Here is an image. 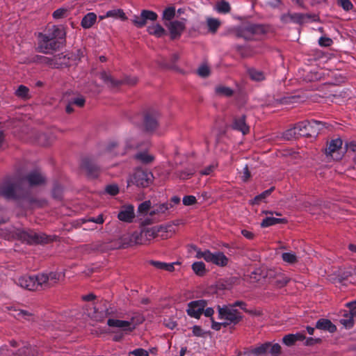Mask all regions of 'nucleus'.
I'll return each mask as SVG.
<instances>
[{"label": "nucleus", "mask_w": 356, "mask_h": 356, "mask_svg": "<svg viewBox=\"0 0 356 356\" xmlns=\"http://www.w3.org/2000/svg\"><path fill=\"white\" fill-rule=\"evenodd\" d=\"M168 209V206L165 204L159 205L157 208H154L150 211V215H154L158 213H165Z\"/></svg>", "instance_id": "nucleus-57"}, {"label": "nucleus", "mask_w": 356, "mask_h": 356, "mask_svg": "<svg viewBox=\"0 0 356 356\" xmlns=\"http://www.w3.org/2000/svg\"><path fill=\"white\" fill-rule=\"evenodd\" d=\"M205 258L206 261L211 262L221 267H224L228 264V258L222 252H207L205 254Z\"/></svg>", "instance_id": "nucleus-17"}, {"label": "nucleus", "mask_w": 356, "mask_h": 356, "mask_svg": "<svg viewBox=\"0 0 356 356\" xmlns=\"http://www.w3.org/2000/svg\"><path fill=\"white\" fill-rule=\"evenodd\" d=\"M216 168V165H209V166L205 167L200 171V174L202 175H211Z\"/></svg>", "instance_id": "nucleus-59"}, {"label": "nucleus", "mask_w": 356, "mask_h": 356, "mask_svg": "<svg viewBox=\"0 0 356 356\" xmlns=\"http://www.w3.org/2000/svg\"><path fill=\"white\" fill-rule=\"evenodd\" d=\"M196 198L193 195H186L183 198V204L186 206L193 205L196 203Z\"/></svg>", "instance_id": "nucleus-54"}, {"label": "nucleus", "mask_w": 356, "mask_h": 356, "mask_svg": "<svg viewBox=\"0 0 356 356\" xmlns=\"http://www.w3.org/2000/svg\"><path fill=\"white\" fill-rule=\"evenodd\" d=\"M22 179V181L26 180L31 186L41 185L45 182L44 175L38 170L30 172Z\"/></svg>", "instance_id": "nucleus-18"}, {"label": "nucleus", "mask_w": 356, "mask_h": 356, "mask_svg": "<svg viewBox=\"0 0 356 356\" xmlns=\"http://www.w3.org/2000/svg\"><path fill=\"white\" fill-rule=\"evenodd\" d=\"M100 79L110 88H117L120 85L125 84L128 86L135 85L138 79L135 76H125L121 80L114 79L110 74L105 71L100 73Z\"/></svg>", "instance_id": "nucleus-9"}, {"label": "nucleus", "mask_w": 356, "mask_h": 356, "mask_svg": "<svg viewBox=\"0 0 356 356\" xmlns=\"http://www.w3.org/2000/svg\"><path fill=\"white\" fill-rule=\"evenodd\" d=\"M135 159L143 164H149L154 160V156L146 152H140L135 155Z\"/></svg>", "instance_id": "nucleus-31"}, {"label": "nucleus", "mask_w": 356, "mask_h": 356, "mask_svg": "<svg viewBox=\"0 0 356 356\" xmlns=\"http://www.w3.org/2000/svg\"><path fill=\"white\" fill-rule=\"evenodd\" d=\"M107 325L109 327L122 328L124 331L131 332L134 330V326H131V323L128 321L109 318L107 321Z\"/></svg>", "instance_id": "nucleus-23"}, {"label": "nucleus", "mask_w": 356, "mask_h": 356, "mask_svg": "<svg viewBox=\"0 0 356 356\" xmlns=\"http://www.w3.org/2000/svg\"><path fill=\"white\" fill-rule=\"evenodd\" d=\"M0 196L6 200H26L30 205L42 206V201L33 197L28 189L22 188V179L6 176L0 183Z\"/></svg>", "instance_id": "nucleus-1"}, {"label": "nucleus", "mask_w": 356, "mask_h": 356, "mask_svg": "<svg viewBox=\"0 0 356 356\" xmlns=\"http://www.w3.org/2000/svg\"><path fill=\"white\" fill-rule=\"evenodd\" d=\"M147 31L149 34L154 35L158 38L167 35V31L160 25V24H152L147 27Z\"/></svg>", "instance_id": "nucleus-26"}, {"label": "nucleus", "mask_w": 356, "mask_h": 356, "mask_svg": "<svg viewBox=\"0 0 356 356\" xmlns=\"http://www.w3.org/2000/svg\"><path fill=\"white\" fill-rule=\"evenodd\" d=\"M69 10L65 8H60L53 13V17L56 20L63 19L67 17Z\"/></svg>", "instance_id": "nucleus-38"}, {"label": "nucleus", "mask_w": 356, "mask_h": 356, "mask_svg": "<svg viewBox=\"0 0 356 356\" xmlns=\"http://www.w3.org/2000/svg\"><path fill=\"white\" fill-rule=\"evenodd\" d=\"M346 306L349 308V313L354 317L356 316V300L355 301L347 302Z\"/></svg>", "instance_id": "nucleus-60"}, {"label": "nucleus", "mask_w": 356, "mask_h": 356, "mask_svg": "<svg viewBox=\"0 0 356 356\" xmlns=\"http://www.w3.org/2000/svg\"><path fill=\"white\" fill-rule=\"evenodd\" d=\"M60 276L61 274L57 272L24 275L18 279L17 284L29 291L47 289L54 286L59 281Z\"/></svg>", "instance_id": "nucleus-3"}, {"label": "nucleus", "mask_w": 356, "mask_h": 356, "mask_svg": "<svg viewBox=\"0 0 356 356\" xmlns=\"http://www.w3.org/2000/svg\"><path fill=\"white\" fill-rule=\"evenodd\" d=\"M166 228L162 225L152 227H143L140 232H134L131 235L122 238V247L127 248L133 245H143L159 236L161 232H166Z\"/></svg>", "instance_id": "nucleus-4"}, {"label": "nucleus", "mask_w": 356, "mask_h": 356, "mask_svg": "<svg viewBox=\"0 0 356 356\" xmlns=\"http://www.w3.org/2000/svg\"><path fill=\"white\" fill-rule=\"evenodd\" d=\"M289 280L290 279L284 275L277 276L275 281L276 285L280 288L284 287L289 283Z\"/></svg>", "instance_id": "nucleus-44"}, {"label": "nucleus", "mask_w": 356, "mask_h": 356, "mask_svg": "<svg viewBox=\"0 0 356 356\" xmlns=\"http://www.w3.org/2000/svg\"><path fill=\"white\" fill-rule=\"evenodd\" d=\"M210 71L208 67L201 66L198 69V74L202 77H207L209 75Z\"/></svg>", "instance_id": "nucleus-63"}, {"label": "nucleus", "mask_w": 356, "mask_h": 356, "mask_svg": "<svg viewBox=\"0 0 356 356\" xmlns=\"http://www.w3.org/2000/svg\"><path fill=\"white\" fill-rule=\"evenodd\" d=\"M192 269L199 276L204 275L206 272L205 264L202 261L194 262L192 265Z\"/></svg>", "instance_id": "nucleus-36"}, {"label": "nucleus", "mask_w": 356, "mask_h": 356, "mask_svg": "<svg viewBox=\"0 0 356 356\" xmlns=\"http://www.w3.org/2000/svg\"><path fill=\"white\" fill-rule=\"evenodd\" d=\"M106 18H110L113 21H126L129 19L124 11L121 9H113L108 10L105 15H101L99 16V20H103Z\"/></svg>", "instance_id": "nucleus-21"}, {"label": "nucleus", "mask_w": 356, "mask_h": 356, "mask_svg": "<svg viewBox=\"0 0 356 356\" xmlns=\"http://www.w3.org/2000/svg\"><path fill=\"white\" fill-rule=\"evenodd\" d=\"M191 10L186 7L176 9L173 5L166 6L162 11L161 19L164 22H184L188 19Z\"/></svg>", "instance_id": "nucleus-5"}, {"label": "nucleus", "mask_w": 356, "mask_h": 356, "mask_svg": "<svg viewBox=\"0 0 356 356\" xmlns=\"http://www.w3.org/2000/svg\"><path fill=\"white\" fill-rule=\"evenodd\" d=\"M86 222H92L97 224H103L104 222V218L102 214L99 215L97 218H89L86 220Z\"/></svg>", "instance_id": "nucleus-64"}, {"label": "nucleus", "mask_w": 356, "mask_h": 356, "mask_svg": "<svg viewBox=\"0 0 356 356\" xmlns=\"http://www.w3.org/2000/svg\"><path fill=\"white\" fill-rule=\"evenodd\" d=\"M65 35L62 24H52L47 33L38 34V51L49 54L58 49L65 40Z\"/></svg>", "instance_id": "nucleus-2"}, {"label": "nucleus", "mask_w": 356, "mask_h": 356, "mask_svg": "<svg viewBox=\"0 0 356 356\" xmlns=\"http://www.w3.org/2000/svg\"><path fill=\"white\" fill-rule=\"evenodd\" d=\"M179 56L178 54H173L170 57V62L168 63V61L164 60L163 63V65L164 67H171L179 60Z\"/></svg>", "instance_id": "nucleus-56"}, {"label": "nucleus", "mask_w": 356, "mask_h": 356, "mask_svg": "<svg viewBox=\"0 0 356 356\" xmlns=\"http://www.w3.org/2000/svg\"><path fill=\"white\" fill-rule=\"evenodd\" d=\"M154 175L152 172L141 168L137 169L133 175L132 182L138 187L146 188L152 184Z\"/></svg>", "instance_id": "nucleus-12"}, {"label": "nucleus", "mask_w": 356, "mask_h": 356, "mask_svg": "<svg viewBox=\"0 0 356 356\" xmlns=\"http://www.w3.org/2000/svg\"><path fill=\"white\" fill-rule=\"evenodd\" d=\"M10 310H13L15 312L13 314V316L17 318H23L25 320H30L31 317L33 316V313L28 310L17 309L15 307H12Z\"/></svg>", "instance_id": "nucleus-30"}, {"label": "nucleus", "mask_w": 356, "mask_h": 356, "mask_svg": "<svg viewBox=\"0 0 356 356\" xmlns=\"http://www.w3.org/2000/svg\"><path fill=\"white\" fill-rule=\"evenodd\" d=\"M15 95L22 99H29L30 97L29 89L24 85H20L15 91Z\"/></svg>", "instance_id": "nucleus-37"}, {"label": "nucleus", "mask_w": 356, "mask_h": 356, "mask_svg": "<svg viewBox=\"0 0 356 356\" xmlns=\"http://www.w3.org/2000/svg\"><path fill=\"white\" fill-rule=\"evenodd\" d=\"M248 74L251 80L254 81H262L266 79V74L261 70L252 67L248 70Z\"/></svg>", "instance_id": "nucleus-27"}, {"label": "nucleus", "mask_w": 356, "mask_h": 356, "mask_svg": "<svg viewBox=\"0 0 356 356\" xmlns=\"http://www.w3.org/2000/svg\"><path fill=\"white\" fill-rule=\"evenodd\" d=\"M52 195L55 199L61 200L63 195V188L60 185H54L52 190Z\"/></svg>", "instance_id": "nucleus-48"}, {"label": "nucleus", "mask_w": 356, "mask_h": 356, "mask_svg": "<svg viewBox=\"0 0 356 356\" xmlns=\"http://www.w3.org/2000/svg\"><path fill=\"white\" fill-rule=\"evenodd\" d=\"M282 258L284 261L291 264L297 261L296 255L292 252H284L282 254Z\"/></svg>", "instance_id": "nucleus-41"}, {"label": "nucleus", "mask_w": 356, "mask_h": 356, "mask_svg": "<svg viewBox=\"0 0 356 356\" xmlns=\"http://www.w3.org/2000/svg\"><path fill=\"white\" fill-rule=\"evenodd\" d=\"M215 92L218 95L225 97H231L234 94V90L232 88L224 86H216Z\"/></svg>", "instance_id": "nucleus-33"}, {"label": "nucleus", "mask_w": 356, "mask_h": 356, "mask_svg": "<svg viewBox=\"0 0 356 356\" xmlns=\"http://www.w3.org/2000/svg\"><path fill=\"white\" fill-rule=\"evenodd\" d=\"M287 220L285 218H278L273 216H268L263 219L261 222V227H268L280 223H286Z\"/></svg>", "instance_id": "nucleus-28"}, {"label": "nucleus", "mask_w": 356, "mask_h": 356, "mask_svg": "<svg viewBox=\"0 0 356 356\" xmlns=\"http://www.w3.org/2000/svg\"><path fill=\"white\" fill-rule=\"evenodd\" d=\"M119 147V144L118 142L116 141H111L108 143V145H107L106 148V152L107 153H109L111 154H114V155H118V154H124V152H120L118 150H117V149Z\"/></svg>", "instance_id": "nucleus-39"}, {"label": "nucleus", "mask_w": 356, "mask_h": 356, "mask_svg": "<svg viewBox=\"0 0 356 356\" xmlns=\"http://www.w3.org/2000/svg\"><path fill=\"white\" fill-rule=\"evenodd\" d=\"M211 328L214 330L219 331L222 327H226L227 325L224 322H216L214 321L213 318H211Z\"/></svg>", "instance_id": "nucleus-55"}, {"label": "nucleus", "mask_w": 356, "mask_h": 356, "mask_svg": "<svg viewBox=\"0 0 356 356\" xmlns=\"http://www.w3.org/2000/svg\"><path fill=\"white\" fill-rule=\"evenodd\" d=\"M305 345L307 346H313L316 343H319L321 341V339L320 338H312V337H308L305 339Z\"/></svg>", "instance_id": "nucleus-62"}, {"label": "nucleus", "mask_w": 356, "mask_h": 356, "mask_svg": "<svg viewBox=\"0 0 356 356\" xmlns=\"http://www.w3.org/2000/svg\"><path fill=\"white\" fill-rule=\"evenodd\" d=\"M332 44V40L331 38H330L328 37L321 36L318 39V44L321 47H328L331 46Z\"/></svg>", "instance_id": "nucleus-51"}, {"label": "nucleus", "mask_w": 356, "mask_h": 356, "mask_svg": "<svg viewBox=\"0 0 356 356\" xmlns=\"http://www.w3.org/2000/svg\"><path fill=\"white\" fill-rule=\"evenodd\" d=\"M81 168L86 172L87 175L92 179L97 178L101 171L99 165L92 159L88 157L83 159Z\"/></svg>", "instance_id": "nucleus-14"}, {"label": "nucleus", "mask_w": 356, "mask_h": 356, "mask_svg": "<svg viewBox=\"0 0 356 356\" xmlns=\"http://www.w3.org/2000/svg\"><path fill=\"white\" fill-rule=\"evenodd\" d=\"M194 171L193 170L190 169H186L184 170H181L177 172V176L181 179H189L192 175H193Z\"/></svg>", "instance_id": "nucleus-45"}, {"label": "nucleus", "mask_w": 356, "mask_h": 356, "mask_svg": "<svg viewBox=\"0 0 356 356\" xmlns=\"http://www.w3.org/2000/svg\"><path fill=\"white\" fill-rule=\"evenodd\" d=\"M236 31V35L238 38H243L245 40H252L254 35L261 32L263 27L260 24H242Z\"/></svg>", "instance_id": "nucleus-11"}, {"label": "nucleus", "mask_w": 356, "mask_h": 356, "mask_svg": "<svg viewBox=\"0 0 356 356\" xmlns=\"http://www.w3.org/2000/svg\"><path fill=\"white\" fill-rule=\"evenodd\" d=\"M34 61L38 63L46 64L52 67V59L51 57H47L44 56H36L34 58Z\"/></svg>", "instance_id": "nucleus-43"}, {"label": "nucleus", "mask_w": 356, "mask_h": 356, "mask_svg": "<svg viewBox=\"0 0 356 356\" xmlns=\"http://www.w3.org/2000/svg\"><path fill=\"white\" fill-rule=\"evenodd\" d=\"M343 141L341 138L333 139L330 141L327 147L325 148V153L328 156H331L334 160H339L341 158L339 151L341 150Z\"/></svg>", "instance_id": "nucleus-15"}, {"label": "nucleus", "mask_w": 356, "mask_h": 356, "mask_svg": "<svg viewBox=\"0 0 356 356\" xmlns=\"http://www.w3.org/2000/svg\"><path fill=\"white\" fill-rule=\"evenodd\" d=\"M316 328L330 333H334L337 331V327L330 320L327 318H320L316 323Z\"/></svg>", "instance_id": "nucleus-24"}, {"label": "nucleus", "mask_w": 356, "mask_h": 356, "mask_svg": "<svg viewBox=\"0 0 356 356\" xmlns=\"http://www.w3.org/2000/svg\"><path fill=\"white\" fill-rule=\"evenodd\" d=\"M216 9L219 13H227L230 10V6L227 1H220L216 3Z\"/></svg>", "instance_id": "nucleus-40"}, {"label": "nucleus", "mask_w": 356, "mask_h": 356, "mask_svg": "<svg viewBox=\"0 0 356 356\" xmlns=\"http://www.w3.org/2000/svg\"><path fill=\"white\" fill-rule=\"evenodd\" d=\"M282 137L287 140L296 139L299 137H301L300 135H299V129H298L297 123L295 124L293 127L285 131L283 133Z\"/></svg>", "instance_id": "nucleus-29"}, {"label": "nucleus", "mask_w": 356, "mask_h": 356, "mask_svg": "<svg viewBox=\"0 0 356 356\" xmlns=\"http://www.w3.org/2000/svg\"><path fill=\"white\" fill-rule=\"evenodd\" d=\"M106 192L111 195H116L119 193L118 186L116 184H109L106 186Z\"/></svg>", "instance_id": "nucleus-50"}, {"label": "nucleus", "mask_w": 356, "mask_h": 356, "mask_svg": "<svg viewBox=\"0 0 356 356\" xmlns=\"http://www.w3.org/2000/svg\"><path fill=\"white\" fill-rule=\"evenodd\" d=\"M70 102L74 105L79 108L83 107L85 105L86 99L82 95H78L76 97L71 98Z\"/></svg>", "instance_id": "nucleus-42"}, {"label": "nucleus", "mask_w": 356, "mask_h": 356, "mask_svg": "<svg viewBox=\"0 0 356 356\" xmlns=\"http://www.w3.org/2000/svg\"><path fill=\"white\" fill-rule=\"evenodd\" d=\"M299 135L301 137H312L317 136L323 128H327V123L316 120H304L297 123Z\"/></svg>", "instance_id": "nucleus-6"}, {"label": "nucleus", "mask_w": 356, "mask_h": 356, "mask_svg": "<svg viewBox=\"0 0 356 356\" xmlns=\"http://www.w3.org/2000/svg\"><path fill=\"white\" fill-rule=\"evenodd\" d=\"M270 346L271 343L266 342L257 347L244 348L242 354L244 356H261L268 353Z\"/></svg>", "instance_id": "nucleus-16"}, {"label": "nucleus", "mask_w": 356, "mask_h": 356, "mask_svg": "<svg viewBox=\"0 0 356 356\" xmlns=\"http://www.w3.org/2000/svg\"><path fill=\"white\" fill-rule=\"evenodd\" d=\"M52 67L58 68L63 65H66V56L63 54H58L51 56Z\"/></svg>", "instance_id": "nucleus-32"}, {"label": "nucleus", "mask_w": 356, "mask_h": 356, "mask_svg": "<svg viewBox=\"0 0 356 356\" xmlns=\"http://www.w3.org/2000/svg\"><path fill=\"white\" fill-rule=\"evenodd\" d=\"M275 187H271L269 189L264 191L261 194L257 195L254 197V198L252 200V204H259L262 201H264L267 197H268L271 193L274 191Z\"/></svg>", "instance_id": "nucleus-34"}, {"label": "nucleus", "mask_w": 356, "mask_h": 356, "mask_svg": "<svg viewBox=\"0 0 356 356\" xmlns=\"http://www.w3.org/2000/svg\"><path fill=\"white\" fill-rule=\"evenodd\" d=\"M151 207L150 201H145L140 203L138 207V212L144 214L147 213Z\"/></svg>", "instance_id": "nucleus-47"}, {"label": "nucleus", "mask_w": 356, "mask_h": 356, "mask_svg": "<svg viewBox=\"0 0 356 356\" xmlns=\"http://www.w3.org/2000/svg\"><path fill=\"white\" fill-rule=\"evenodd\" d=\"M130 354L134 356H149V353L143 348H136L131 351Z\"/></svg>", "instance_id": "nucleus-61"}, {"label": "nucleus", "mask_w": 356, "mask_h": 356, "mask_svg": "<svg viewBox=\"0 0 356 356\" xmlns=\"http://www.w3.org/2000/svg\"><path fill=\"white\" fill-rule=\"evenodd\" d=\"M97 17L95 13H88L83 17L81 22H95Z\"/></svg>", "instance_id": "nucleus-53"}, {"label": "nucleus", "mask_w": 356, "mask_h": 356, "mask_svg": "<svg viewBox=\"0 0 356 356\" xmlns=\"http://www.w3.org/2000/svg\"><path fill=\"white\" fill-rule=\"evenodd\" d=\"M282 342L286 346H292L296 343L293 334H289L282 338Z\"/></svg>", "instance_id": "nucleus-49"}, {"label": "nucleus", "mask_w": 356, "mask_h": 356, "mask_svg": "<svg viewBox=\"0 0 356 356\" xmlns=\"http://www.w3.org/2000/svg\"><path fill=\"white\" fill-rule=\"evenodd\" d=\"M134 218V207L131 204L124 205L122 207L118 214V218L120 220L125 222H133Z\"/></svg>", "instance_id": "nucleus-20"}, {"label": "nucleus", "mask_w": 356, "mask_h": 356, "mask_svg": "<svg viewBox=\"0 0 356 356\" xmlns=\"http://www.w3.org/2000/svg\"><path fill=\"white\" fill-rule=\"evenodd\" d=\"M207 305L208 301L206 300L191 301L188 304L186 312L189 316L199 319Z\"/></svg>", "instance_id": "nucleus-13"}, {"label": "nucleus", "mask_w": 356, "mask_h": 356, "mask_svg": "<svg viewBox=\"0 0 356 356\" xmlns=\"http://www.w3.org/2000/svg\"><path fill=\"white\" fill-rule=\"evenodd\" d=\"M168 25L170 37L175 39L181 35V33L184 29V24H165Z\"/></svg>", "instance_id": "nucleus-25"}, {"label": "nucleus", "mask_w": 356, "mask_h": 356, "mask_svg": "<svg viewBox=\"0 0 356 356\" xmlns=\"http://www.w3.org/2000/svg\"><path fill=\"white\" fill-rule=\"evenodd\" d=\"M217 309L218 312V318L220 320H222L225 325H236L238 324L243 318V316L241 312L233 308L229 305H225L222 306L218 305Z\"/></svg>", "instance_id": "nucleus-7"}, {"label": "nucleus", "mask_w": 356, "mask_h": 356, "mask_svg": "<svg viewBox=\"0 0 356 356\" xmlns=\"http://www.w3.org/2000/svg\"><path fill=\"white\" fill-rule=\"evenodd\" d=\"M20 239L28 244H44L51 241V236L33 231H22L19 234Z\"/></svg>", "instance_id": "nucleus-8"}, {"label": "nucleus", "mask_w": 356, "mask_h": 356, "mask_svg": "<svg viewBox=\"0 0 356 356\" xmlns=\"http://www.w3.org/2000/svg\"><path fill=\"white\" fill-rule=\"evenodd\" d=\"M245 121V115L236 116L233 118V122L231 127L233 129L241 131L243 135H245L250 131V127L246 124Z\"/></svg>", "instance_id": "nucleus-19"}, {"label": "nucleus", "mask_w": 356, "mask_h": 356, "mask_svg": "<svg viewBox=\"0 0 356 356\" xmlns=\"http://www.w3.org/2000/svg\"><path fill=\"white\" fill-rule=\"evenodd\" d=\"M158 15L149 10H143L140 13V20L138 16L133 15V17L130 19L131 22H146L147 21L155 22L157 20Z\"/></svg>", "instance_id": "nucleus-22"}, {"label": "nucleus", "mask_w": 356, "mask_h": 356, "mask_svg": "<svg viewBox=\"0 0 356 356\" xmlns=\"http://www.w3.org/2000/svg\"><path fill=\"white\" fill-rule=\"evenodd\" d=\"M268 352L273 356H278L281 353V346L279 343L271 344Z\"/></svg>", "instance_id": "nucleus-52"}, {"label": "nucleus", "mask_w": 356, "mask_h": 356, "mask_svg": "<svg viewBox=\"0 0 356 356\" xmlns=\"http://www.w3.org/2000/svg\"><path fill=\"white\" fill-rule=\"evenodd\" d=\"M159 113L151 108L146 111L143 115V127L145 131L153 132L159 125Z\"/></svg>", "instance_id": "nucleus-10"}, {"label": "nucleus", "mask_w": 356, "mask_h": 356, "mask_svg": "<svg viewBox=\"0 0 356 356\" xmlns=\"http://www.w3.org/2000/svg\"><path fill=\"white\" fill-rule=\"evenodd\" d=\"M353 317L349 312H346L340 323L347 329L352 328L354 325Z\"/></svg>", "instance_id": "nucleus-35"}, {"label": "nucleus", "mask_w": 356, "mask_h": 356, "mask_svg": "<svg viewBox=\"0 0 356 356\" xmlns=\"http://www.w3.org/2000/svg\"><path fill=\"white\" fill-rule=\"evenodd\" d=\"M230 306H232L233 308H235L236 307H239L241 309H243L245 312L248 314H253L252 310H248L246 309L247 304L241 300H237L233 302L232 304H229Z\"/></svg>", "instance_id": "nucleus-46"}, {"label": "nucleus", "mask_w": 356, "mask_h": 356, "mask_svg": "<svg viewBox=\"0 0 356 356\" xmlns=\"http://www.w3.org/2000/svg\"><path fill=\"white\" fill-rule=\"evenodd\" d=\"M338 3L345 10H350L353 8V4L350 0H338Z\"/></svg>", "instance_id": "nucleus-58"}]
</instances>
